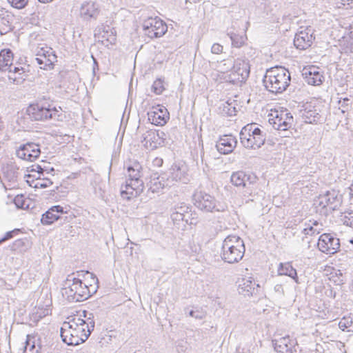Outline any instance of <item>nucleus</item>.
Returning a JSON list of instances; mask_svg holds the SVG:
<instances>
[{
  "label": "nucleus",
  "instance_id": "nucleus-1",
  "mask_svg": "<svg viewBox=\"0 0 353 353\" xmlns=\"http://www.w3.org/2000/svg\"><path fill=\"white\" fill-rule=\"evenodd\" d=\"M81 316H74L68 321H64L61 327L60 334L63 343L68 345H77L85 342L94 330L95 322L92 313L83 312Z\"/></svg>",
  "mask_w": 353,
  "mask_h": 353
},
{
  "label": "nucleus",
  "instance_id": "nucleus-2",
  "mask_svg": "<svg viewBox=\"0 0 353 353\" xmlns=\"http://www.w3.org/2000/svg\"><path fill=\"white\" fill-rule=\"evenodd\" d=\"M142 166L134 161L127 167L125 184L121 187V195L123 199L130 200L139 196L143 190Z\"/></svg>",
  "mask_w": 353,
  "mask_h": 353
},
{
  "label": "nucleus",
  "instance_id": "nucleus-3",
  "mask_svg": "<svg viewBox=\"0 0 353 353\" xmlns=\"http://www.w3.org/2000/svg\"><path fill=\"white\" fill-rule=\"evenodd\" d=\"M245 251L241 238L236 235H228L223 241L220 256L224 262L234 263L243 259Z\"/></svg>",
  "mask_w": 353,
  "mask_h": 353
},
{
  "label": "nucleus",
  "instance_id": "nucleus-4",
  "mask_svg": "<svg viewBox=\"0 0 353 353\" xmlns=\"http://www.w3.org/2000/svg\"><path fill=\"white\" fill-rule=\"evenodd\" d=\"M266 131L256 123H249L243 127L239 136L243 147L256 150L264 145L266 140Z\"/></svg>",
  "mask_w": 353,
  "mask_h": 353
},
{
  "label": "nucleus",
  "instance_id": "nucleus-5",
  "mask_svg": "<svg viewBox=\"0 0 353 353\" xmlns=\"http://www.w3.org/2000/svg\"><path fill=\"white\" fill-rule=\"evenodd\" d=\"M194 205L204 212H223L227 210L228 205L220 202L216 198L203 191H196L193 194Z\"/></svg>",
  "mask_w": 353,
  "mask_h": 353
},
{
  "label": "nucleus",
  "instance_id": "nucleus-6",
  "mask_svg": "<svg viewBox=\"0 0 353 353\" xmlns=\"http://www.w3.org/2000/svg\"><path fill=\"white\" fill-rule=\"evenodd\" d=\"M66 284L63 293L70 302H81L88 299L92 294L87 285L83 284L81 279L68 275Z\"/></svg>",
  "mask_w": 353,
  "mask_h": 353
},
{
  "label": "nucleus",
  "instance_id": "nucleus-7",
  "mask_svg": "<svg viewBox=\"0 0 353 353\" xmlns=\"http://www.w3.org/2000/svg\"><path fill=\"white\" fill-rule=\"evenodd\" d=\"M30 118L34 121H45L49 119L54 120L62 119V110L50 104H31L27 109Z\"/></svg>",
  "mask_w": 353,
  "mask_h": 353
},
{
  "label": "nucleus",
  "instance_id": "nucleus-8",
  "mask_svg": "<svg viewBox=\"0 0 353 353\" xmlns=\"http://www.w3.org/2000/svg\"><path fill=\"white\" fill-rule=\"evenodd\" d=\"M263 82L265 88H287L290 85V77L284 69L275 68L266 72Z\"/></svg>",
  "mask_w": 353,
  "mask_h": 353
},
{
  "label": "nucleus",
  "instance_id": "nucleus-9",
  "mask_svg": "<svg viewBox=\"0 0 353 353\" xmlns=\"http://www.w3.org/2000/svg\"><path fill=\"white\" fill-rule=\"evenodd\" d=\"M268 117L269 123L276 130L287 131L293 125V116L286 109L271 110Z\"/></svg>",
  "mask_w": 353,
  "mask_h": 353
},
{
  "label": "nucleus",
  "instance_id": "nucleus-10",
  "mask_svg": "<svg viewBox=\"0 0 353 353\" xmlns=\"http://www.w3.org/2000/svg\"><path fill=\"white\" fill-rule=\"evenodd\" d=\"M142 30L146 37L154 39L163 37L168 31V26L158 17H148L143 21Z\"/></svg>",
  "mask_w": 353,
  "mask_h": 353
},
{
  "label": "nucleus",
  "instance_id": "nucleus-11",
  "mask_svg": "<svg viewBox=\"0 0 353 353\" xmlns=\"http://www.w3.org/2000/svg\"><path fill=\"white\" fill-rule=\"evenodd\" d=\"M230 181L236 187L244 188L245 189L244 195L252 196L255 194V190H256V176L255 175L246 174L243 171H237L232 174Z\"/></svg>",
  "mask_w": 353,
  "mask_h": 353
},
{
  "label": "nucleus",
  "instance_id": "nucleus-12",
  "mask_svg": "<svg viewBox=\"0 0 353 353\" xmlns=\"http://www.w3.org/2000/svg\"><path fill=\"white\" fill-rule=\"evenodd\" d=\"M299 115L306 123L316 124L325 121L321 114L320 105L315 101L303 103L299 110Z\"/></svg>",
  "mask_w": 353,
  "mask_h": 353
},
{
  "label": "nucleus",
  "instance_id": "nucleus-13",
  "mask_svg": "<svg viewBox=\"0 0 353 353\" xmlns=\"http://www.w3.org/2000/svg\"><path fill=\"white\" fill-rule=\"evenodd\" d=\"M188 171V166L185 162L176 161L173 163L168 174L172 185H173L174 182H182L187 184L190 180Z\"/></svg>",
  "mask_w": 353,
  "mask_h": 353
},
{
  "label": "nucleus",
  "instance_id": "nucleus-14",
  "mask_svg": "<svg viewBox=\"0 0 353 353\" xmlns=\"http://www.w3.org/2000/svg\"><path fill=\"white\" fill-rule=\"evenodd\" d=\"M250 64L248 60H239L234 65L230 74V81L234 84L241 85L249 77Z\"/></svg>",
  "mask_w": 353,
  "mask_h": 353
},
{
  "label": "nucleus",
  "instance_id": "nucleus-15",
  "mask_svg": "<svg viewBox=\"0 0 353 353\" xmlns=\"http://www.w3.org/2000/svg\"><path fill=\"white\" fill-rule=\"evenodd\" d=\"M342 203V195L336 190H330L319 196V205L323 208L328 207L332 210H336Z\"/></svg>",
  "mask_w": 353,
  "mask_h": 353
},
{
  "label": "nucleus",
  "instance_id": "nucleus-16",
  "mask_svg": "<svg viewBox=\"0 0 353 353\" xmlns=\"http://www.w3.org/2000/svg\"><path fill=\"white\" fill-rule=\"evenodd\" d=\"M317 245L321 252L332 254L339 250L340 241L338 238L333 236L331 234L324 233L319 238Z\"/></svg>",
  "mask_w": 353,
  "mask_h": 353
},
{
  "label": "nucleus",
  "instance_id": "nucleus-17",
  "mask_svg": "<svg viewBox=\"0 0 353 353\" xmlns=\"http://www.w3.org/2000/svg\"><path fill=\"white\" fill-rule=\"evenodd\" d=\"M40 154L39 145L33 142L22 144L16 150V155L18 158L28 161H35Z\"/></svg>",
  "mask_w": 353,
  "mask_h": 353
},
{
  "label": "nucleus",
  "instance_id": "nucleus-18",
  "mask_svg": "<svg viewBox=\"0 0 353 353\" xmlns=\"http://www.w3.org/2000/svg\"><path fill=\"white\" fill-rule=\"evenodd\" d=\"M148 187V192L159 193L161 190L166 187L172 186L170 178L168 174L153 173L150 176V181L147 184Z\"/></svg>",
  "mask_w": 353,
  "mask_h": 353
},
{
  "label": "nucleus",
  "instance_id": "nucleus-19",
  "mask_svg": "<svg viewBox=\"0 0 353 353\" xmlns=\"http://www.w3.org/2000/svg\"><path fill=\"white\" fill-rule=\"evenodd\" d=\"M315 37L311 28H305L296 34L294 39V46L301 50L309 48L313 43Z\"/></svg>",
  "mask_w": 353,
  "mask_h": 353
},
{
  "label": "nucleus",
  "instance_id": "nucleus-20",
  "mask_svg": "<svg viewBox=\"0 0 353 353\" xmlns=\"http://www.w3.org/2000/svg\"><path fill=\"white\" fill-rule=\"evenodd\" d=\"M95 37L99 42L107 47L117 43V31L114 28L108 25L103 26L101 28L99 29Z\"/></svg>",
  "mask_w": 353,
  "mask_h": 353
},
{
  "label": "nucleus",
  "instance_id": "nucleus-21",
  "mask_svg": "<svg viewBox=\"0 0 353 353\" xmlns=\"http://www.w3.org/2000/svg\"><path fill=\"white\" fill-rule=\"evenodd\" d=\"M238 283L239 292L245 296L256 294L260 289L259 284L256 283L252 277L242 278L239 280Z\"/></svg>",
  "mask_w": 353,
  "mask_h": 353
},
{
  "label": "nucleus",
  "instance_id": "nucleus-22",
  "mask_svg": "<svg viewBox=\"0 0 353 353\" xmlns=\"http://www.w3.org/2000/svg\"><path fill=\"white\" fill-rule=\"evenodd\" d=\"M148 120L155 125H163L169 119V112L163 106L152 107L148 112Z\"/></svg>",
  "mask_w": 353,
  "mask_h": 353
},
{
  "label": "nucleus",
  "instance_id": "nucleus-23",
  "mask_svg": "<svg viewBox=\"0 0 353 353\" xmlns=\"http://www.w3.org/2000/svg\"><path fill=\"white\" fill-rule=\"evenodd\" d=\"M237 144V140L235 137L231 134H225L220 137L216 141V150L223 154L231 153Z\"/></svg>",
  "mask_w": 353,
  "mask_h": 353
},
{
  "label": "nucleus",
  "instance_id": "nucleus-24",
  "mask_svg": "<svg viewBox=\"0 0 353 353\" xmlns=\"http://www.w3.org/2000/svg\"><path fill=\"white\" fill-rule=\"evenodd\" d=\"M30 74V66L25 64L23 66L15 67L13 70H10L8 78L10 81L18 85L26 80Z\"/></svg>",
  "mask_w": 353,
  "mask_h": 353
},
{
  "label": "nucleus",
  "instance_id": "nucleus-25",
  "mask_svg": "<svg viewBox=\"0 0 353 353\" xmlns=\"http://www.w3.org/2000/svg\"><path fill=\"white\" fill-rule=\"evenodd\" d=\"M303 70L305 81L308 84L319 86L323 83V76L318 67L310 65L304 68Z\"/></svg>",
  "mask_w": 353,
  "mask_h": 353
},
{
  "label": "nucleus",
  "instance_id": "nucleus-26",
  "mask_svg": "<svg viewBox=\"0 0 353 353\" xmlns=\"http://www.w3.org/2000/svg\"><path fill=\"white\" fill-rule=\"evenodd\" d=\"M41 341L39 337L28 334L23 345V353H40L41 350Z\"/></svg>",
  "mask_w": 353,
  "mask_h": 353
},
{
  "label": "nucleus",
  "instance_id": "nucleus-27",
  "mask_svg": "<svg viewBox=\"0 0 353 353\" xmlns=\"http://www.w3.org/2000/svg\"><path fill=\"white\" fill-rule=\"evenodd\" d=\"M145 148L150 150H154L157 148L163 145V141H161L157 134L156 130H148L143 137V140Z\"/></svg>",
  "mask_w": 353,
  "mask_h": 353
},
{
  "label": "nucleus",
  "instance_id": "nucleus-28",
  "mask_svg": "<svg viewBox=\"0 0 353 353\" xmlns=\"http://www.w3.org/2000/svg\"><path fill=\"white\" fill-rule=\"evenodd\" d=\"M188 209H189V205L185 203H179L176 204L172 210L170 218L173 221V223L178 226L179 228H181L183 214H185Z\"/></svg>",
  "mask_w": 353,
  "mask_h": 353
},
{
  "label": "nucleus",
  "instance_id": "nucleus-29",
  "mask_svg": "<svg viewBox=\"0 0 353 353\" xmlns=\"http://www.w3.org/2000/svg\"><path fill=\"white\" fill-rule=\"evenodd\" d=\"M272 344L277 353H292V347L293 345L290 343L288 336L273 340Z\"/></svg>",
  "mask_w": 353,
  "mask_h": 353
},
{
  "label": "nucleus",
  "instance_id": "nucleus-30",
  "mask_svg": "<svg viewBox=\"0 0 353 353\" xmlns=\"http://www.w3.org/2000/svg\"><path fill=\"white\" fill-rule=\"evenodd\" d=\"M36 60L41 69L50 70L54 67V63L57 60V57L52 52L48 55H46V53H42L38 55Z\"/></svg>",
  "mask_w": 353,
  "mask_h": 353
},
{
  "label": "nucleus",
  "instance_id": "nucleus-31",
  "mask_svg": "<svg viewBox=\"0 0 353 353\" xmlns=\"http://www.w3.org/2000/svg\"><path fill=\"white\" fill-rule=\"evenodd\" d=\"M14 54L11 50L6 48L0 51V70L7 71L12 65Z\"/></svg>",
  "mask_w": 353,
  "mask_h": 353
},
{
  "label": "nucleus",
  "instance_id": "nucleus-32",
  "mask_svg": "<svg viewBox=\"0 0 353 353\" xmlns=\"http://www.w3.org/2000/svg\"><path fill=\"white\" fill-rule=\"evenodd\" d=\"M278 275H285L292 278L298 283V276L296 270L292 267L290 263H280L277 269Z\"/></svg>",
  "mask_w": 353,
  "mask_h": 353
},
{
  "label": "nucleus",
  "instance_id": "nucleus-33",
  "mask_svg": "<svg viewBox=\"0 0 353 353\" xmlns=\"http://www.w3.org/2000/svg\"><path fill=\"white\" fill-rule=\"evenodd\" d=\"M81 14L88 17H94L99 14L98 5L93 1H87L81 7Z\"/></svg>",
  "mask_w": 353,
  "mask_h": 353
},
{
  "label": "nucleus",
  "instance_id": "nucleus-34",
  "mask_svg": "<svg viewBox=\"0 0 353 353\" xmlns=\"http://www.w3.org/2000/svg\"><path fill=\"white\" fill-rule=\"evenodd\" d=\"M15 165H9L6 168L4 176L9 182L15 183L17 181L19 172Z\"/></svg>",
  "mask_w": 353,
  "mask_h": 353
},
{
  "label": "nucleus",
  "instance_id": "nucleus-35",
  "mask_svg": "<svg viewBox=\"0 0 353 353\" xmlns=\"http://www.w3.org/2000/svg\"><path fill=\"white\" fill-rule=\"evenodd\" d=\"M59 219V215L55 214L53 211H51L50 208L48 211L42 214L41 222L43 225H50Z\"/></svg>",
  "mask_w": 353,
  "mask_h": 353
},
{
  "label": "nucleus",
  "instance_id": "nucleus-36",
  "mask_svg": "<svg viewBox=\"0 0 353 353\" xmlns=\"http://www.w3.org/2000/svg\"><path fill=\"white\" fill-rule=\"evenodd\" d=\"M339 327L343 331H353V321L352 317H343L339 323Z\"/></svg>",
  "mask_w": 353,
  "mask_h": 353
},
{
  "label": "nucleus",
  "instance_id": "nucleus-37",
  "mask_svg": "<svg viewBox=\"0 0 353 353\" xmlns=\"http://www.w3.org/2000/svg\"><path fill=\"white\" fill-rule=\"evenodd\" d=\"M40 177L38 176L35 181H32L34 184H30V186L34 188H46L52 184V182L49 179H41Z\"/></svg>",
  "mask_w": 353,
  "mask_h": 353
},
{
  "label": "nucleus",
  "instance_id": "nucleus-38",
  "mask_svg": "<svg viewBox=\"0 0 353 353\" xmlns=\"http://www.w3.org/2000/svg\"><path fill=\"white\" fill-rule=\"evenodd\" d=\"M232 46L235 48H241L245 43L246 41V37L245 34H233L231 36Z\"/></svg>",
  "mask_w": 353,
  "mask_h": 353
},
{
  "label": "nucleus",
  "instance_id": "nucleus-39",
  "mask_svg": "<svg viewBox=\"0 0 353 353\" xmlns=\"http://www.w3.org/2000/svg\"><path fill=\"white\" fill-rule=\"evenodd\" d=\"M192 207L189 205V209L186 210V212L185 214H183V221L181 223V228H182V230H183L186 225H196V221H192V219H190L191 216H192Z\"/></svg>",
  "mask_w": 353,
  "mask_h": 353
},
{
  "label": "nucleus",
  "instance_id": "nucleus-40",
  "mask_svg": "<svg viewBox=\"0 0 353 353\" xmlns=\"http://www.w3.org/2000/svg\"><path fill=\"white\" fill-rule=\"evenodd\" d=\"M14 203L17 208L26 209L28 208L27 200L24 198L23 195H17L14 199Z\"/></svg>",
  "mask_w": 353,
  "mask_h": 353
},
{
  "label": "nucleus",
  "instance_id": "nucleus-41",
  "mask_svg": "<svg viewBox=\"0 0 353 353\" xmlns=\"http://www.w3.org/2000/svg\"><path fill=\"white\" fill-rule=\"evenodd\" d=\"M305 228L303 230V233L305 235H313L315 234H319V228H315L313 227L309 221L305 223Z\"/></svg>",
  "mask_w": 353,
  "mask_h": 353
},
{
  "label": "nucleus",
  "instance_id": "nucleus-42",
  "mask_svg": "<svg viewBox=\"0 0 353 353\" xmlns=\"http://www.w3.org/2000/svg\"><path fill=\"white\" fill-rule=\"evenodd\" d=\"M8 1L12 7L22 9L27 5L28 0H8Z\"/></svg>",
  "mask_w": 353,
  "mask_h": 353
},
{
  "label": "nucleus",
  "instance_id": "nucleus-43",
  "mask_svg": "<svg viewBox=\"0 0 353 353\" xmlns=\"http://www.w3.org/2000/svg\"><path fill=\"white\" fill-rule=\"evenodd\" d=\"M44 171H46L48 173L49 172L48 168H43L40 165H32L31 166L30 172H37L39 176H41V174H43Z\"/></svg>",
  "mask_w": 353,
  "mask_h": 353
},
{
  "label": "nucleus",
  "instance_id": "nucleus-44",
  "mask_svg": "<svg viewBox=\"0 0 353 353\" xmlns=\"http://www.w3.org/2000/svg\"><path fill=\"white\" fill-rule=\"evenodd\" d=\"M189 315L196 319H203L205 317V313L199 310H192L189 312Z\"/></svg>",
  "mask_w": 353,
  "mask_h": 353
},
{
  "label": "nucleus",
  "instance_id": "nucleus-45",
  "mask_svg": "<svg viewBox=\"0 0 353 353\" xmlns=\"http://www.w3.org/2000/svg\"><path fill=\"white\" fill-rule=\"evenodd\" d=\"M20 232L19 229H14L13 230L7 232L5 235L2 237L4 241L12 239L15 235L18 234Z\"/></svg>",
  "mask_w": 353,
  "mask_h": 353
},
{
  "label": "nucleus",
  "instance_id": "nucleus-46",
  "mask_svg": "<svg viewBox=\"0 0 353 353\" xmlns=\"http://www.w3.org/2000/svg\"><path fill=\"white\" fill-rule=\"evenodd\" d=\"M24 245V240L23 239H17L14 241L12 244L10 245V249L12 250H17L18 249L21 248Z\"/></svg>",
  "mask_w": 353,
  "mask_h": 353
},
{
  "label": "nucleus",
  "instance_id": "nucleus-47",
  "mask_svg": "<svg viewBox=\"0 0 353 353\" xmlns=\"http://www.w3.org/2000/svg\"><path fill=\"white\" fill-rule=\"evenodd\" d=\"M223 48L219 43H214L212 45L211 51L214 54H219L222 53Z\"/></svg>",
  "mask_w": 353,
  "mask_h": 353
},
{
  "label": "nucleus",
  "instance_id": "nucleus-48",
  "mask_svg": "<svg viewBox=\"0 0 353 353\" xmlns=\"http://www.w3.org/2000/svg\"><path fill=\"white\" fill-rule=\"evenodd\" d=\"M225 103L226 105H224L223 106V111H225L230 116H232L236 112L235 108H230V104L228 102H226Z\"/></svg>",
  "mask_w": 353,
  "mask_h": 353
},
{
  "label": "nucleus",
  "instance_id": "nucleus-49",
  "mask_svg": "<svg viewBox=\"0 0 353 353\" xmlns=\"http://www.w3.org/2000/svg\"><path fill=\"white\" fill-rule=\"evenodd\" d=\"M51 211H53L55 214H63L65 212L63 210V208L61 205H54L51 207Z\"/></svg>",
  "mask_w": 353,
  "mask_h": 353
},
{
  "label": "nucleus",
  "instance_id": "nucleus-50",
  "mask_svg": "<svg viewBox=\"0 0 353 353\" xmlns=\"http://www.w3.org/2000/svg\"><path fill=\"white\" fill-rule=\"evenodd\" d=\"M51 211H53L55 214H63L65 212L63 210V208L61 205H54L51 207Z\"/></svg>",
  "mask_w": 353,
  "mask_h": 353
},
{
  "label": "nucleus",
  "instance_id": "nucleus-51",
  "mask_svg": "<svg viewBox=\"0 0 353 353\" xmlns=\"http://www.w3.org/2000/svg\"><path fill=\"white\" fill-rule=\"evenodd\" d=\"M309 221L310 222L313 227H314L315 228H319V233L321 232V230H323V224L321 223H319V221L314 219L309 220Z\"/></svg>",
  "mask_w": 353,
  "mask_h": 353
},
{
  "label": "nucleus",
  "instance_id": "nucleus-52",
  "mask_svg": "<svg viewBox=\"0 0 353 353\" xmlns=\"http://www.w3.org/2000/svg\"><path fill=\"white\" fill-rule=\"evenodd\" d=\"M274 291L276 293H277L279 295H283L284 294V290H283L282 285H281V284H276L274 287Z\"/></svg>",
  "mask_w": 353,
  "mask_h": 353
},
{
  "label": "nucleus",
  "instance_id": "nucleus-53",
  "mask_svg": "<svg viewBox=\"0 0 353 353\" xmlns=\"http://www.w3.org/2000/svg\"><path fill=\"white\" fill-rule=\"evenodd\" d=\"M163 86H164V80L161 79H158L157 80H156L154 81L153 88H158L159 87L162 88Z\"/></svg>",
  "mask_w": 353,
  "mask_h": 353
},
{
  "label": "nucleus",
  "instance_id": "nucleus-54",
  "mask_svg": "<svg viewBox=\"0 0 353 353\" xmlns=\"http://www.w3.org/2000/svg\"><path fill=\"white\" fill-rule=\"evenodd\" d=\"M343 224L353 228V218H343Z\"/></svg>",
  "mask_w": 353,
  "mask_h": 353
},
{
  "label": "nucleus",
  "instance_id": "nucleus-55",
  "mask_svg": "<svg viewBox=\"0 0 353 353\" xmlns=\"http://www.w3.org/2000/svg\"><path fill=\"white\" fill-rule=\"evenodd\" d=\"M157 134L158 135L159 139L161 141H163V145L165 144V141L166 140V134L164 132L161 130H156Z\"/></svg>",
  "mask_w": 353,
  "mask_h": 353
},
{
  "label": "nucleus",
  "instance_id": "nucleus-56",
  "mask_svg": "<svg viewBox=\"0 0 353 353\" xmlns=\"http://www.w3.org/2000/svg\"><path fill=\"white\" fill-rule=\"evenodd\" d=\"M336 274L337 276H339V280L335 281V282H338L339 284H343L345 283V279H344L342 272L340 270H339V274L336 273Z\"/></svg>",
  "mask_w": 353,
  "mask_h": 353
},
{
  "label": "nucleus",
  "instance_id": "nucleus-57",
  "mask_svg": "<svg viewBox=\"0 0 353 353\" xmlns=\"http://www.w3.org/2000/svg\"><path fill=\"white\" fill-rule=\"evenodd\" d=\"M183 344H186V342H184L183 341H179L178 342V345H177V350L179 352L180 351H185V347H184Z\"/></svg>",
  "mask_w": 353,
  "mask_h": 353
},
{
  "label": "nucleus",
  "instance_id": "nucleus-58",
  "mask_svg": "<svg viewBox=\"0 0 353 353\" xmlns=\"http://www.w3.org/2000/svg\"><path fill=\"white\" fill-rule=\"evenodd\" d=\"M345 215L343 218H353V210L348 209L344 212Z\"/></svg>",
  "mask_w": 353,
  "mask_h": 353
},
{
  "label": "nucleus",
  "instance_id": "nucleus-59",
  "mask_svg": "<svg viewBox=\"0 0 353 353\" xmlns=\"http://www.w3.org/2000/svg\"><path fill=\"white\" fill-rule=\"evenodd\" d=\"M48 313V310H44V311H42L41 312H37V314H36V317H38L39 319H41L43 318V316H45L46 315H47Z\"/></svg>",
  "mask_w": 353,
  "mask_h": 353
},
{
  "label": "nucleus",
  "instance_id": "nucleus-60",
  "mask_svg": "<svg viewBox=\"0 0 353 353\" xmlns=\"http://www.w3.org/2000/svg\"><path fill=\"white\" fill-rule=\"evenodd\" d=\"M26 182L29 184L30 186V184H34L32 181H34L33 179H32V176L31 174H28L26 176Z\"/></svg>",
  "mask_w": 353,
  "mask_h": 353
},
{
  "label": "nucleus",
  "instance_id": "nucleus-61",
  "mask_svg": "<svg viewBox=\"0 0 353 353\" xmlns=\"http://www.w3.org/2000/svg\"><path fill=\"white\" fill-rule=\"evenodd\" d=\"M349 194L351 200H353V181L351 185L349 187Z\"/></svg>",
  "mask_w": 353,
  "mask_h": 353
},
{
  "label": "nucleus",
  "instance_id": "nucleus-62",
  "mask_svg": "<svg viewBox=\"0 0 353 353\" xmlns=\"http://www.w3.org/2000/svg\"><path fill=\"white\" fill-rule=\"evenodd\" d=\"M353 2V0H346V1H344L343 0L342 2H341V4L343 6H350L351 3H352Z\"/></svg>",
  "mask_w": 353,
  "mask_h": 353
},
{
  "label": "nucleus",
  "instance_id": "nucleus-63",
  "mask_svg": "<svg viewBox=\"0 0 353 353\" xmlns=\"http://www.w3.org/2000/svg\"><path fill=\"white\" fill-rule=\"evenodd\" d=\"M163 90H157V89H155V90H154V93H155V94H162V91H163Z\"/></svg>",
  "mask_w": 353,
  "mask_h": 353
},
{
  "label": "nucleus",
  "instance_id": "nucleus-64",
  "mask_svg": "<svg viewBox=\"0 0 353 353\" xmlns=\"http://www.w3.org/2000/svg\"><path fill=\"white\" fill-rule=\"evenodd\" d=\"M91 277L93 279V280L96 281L97 282L98 281L97 278L93 274H91Z\"/></svg>",
  "mask_w": 353,
  "mask_h": 353
}]
</instances>
